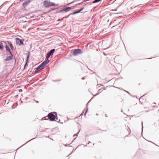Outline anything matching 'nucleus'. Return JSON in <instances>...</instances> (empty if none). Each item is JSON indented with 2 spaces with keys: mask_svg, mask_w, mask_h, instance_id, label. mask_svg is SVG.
<instances>
[{
  "mask_svg": "<svg viewBox=\"0 0 159 159\" xmlns=\"http://www.w3.org/2000/svg\"><path fill=\"white\" fill-rule=\"evenodd\" d=\"M43 5L44 7H47L51 6H57L58 4H56L55 3L50 2L49 1L46 0L43 2Z\"/></svg>",
  "mask_w": 159,
  "mask_h": 159,
  "instance_id": "f257e3e1",
  "label": "nucleus"
},
{
  "mask_svg": "<svg viewBox=\"0 0 159 159\" xmlns=\"http://www.w3.org/2000/svg\"><path fill=\"white\" fill-rule=\"evenodd\" d=\"M53 113L56 114V113L55 112L50 113H49L48 116L50 120L51 121H54L55 119L56 118L55 115Z\"/></svg>",
  "mask_w": 159,
  "mask_h": 159,
  "instance_id": "f03ea898",
  "label": "nucleus"
},
{
  "mask_svg": "<svg viewBox=\"0 0 159 159\" xmlns=\"http://www.w3.org/2000/svg\"><path fill=\"white\" fill-rule=\"evenodd\" d=\"M55 51V49H51L47 53L46 57H47V59H48L50 56L53 54V52H54Z\"/></svg>",
  "mask_w": 159,
  "mask_h": 159,
  "instance_id": "7ed1b4c3",
  "label": "nucleus"
},
{
  "mask_svg": "<svg viewBox=\"0 0 159 159\" xmlns=\"http://www.w3.org/2000/svg\"><path fill=\"white\" fill-rule=\"evenodd\" d=\"M23 39H20L18 38H16V44L21 45L23 43Z\"/></svg>",
  "mask_w": 159,
  "mask_h": 159,
  "instance_id": "20e7f679",
  "label": "nucleus"
},
{
  "mask_svg": "<svg viewBox=\"0 0 159 159\" xmlns=\"http://www.w3.org/2000/svg\"><path fill=\"white\" fill-rule=\"evenodd\" d=\"M44 66V65H43V64L42 63L39 66H38V67L36 68V70H35V72H36L38 71H39L43 69Z\"/></svg>",
  "mask_w": 159,
  "mask_h": 159,
  "instance_id": "39448f33",
  "label": "nucleus"
},
{
  "mask_svg": "<svg viewBox=\"0 0 159 159\" xmlns=\"http://www.w3.org/2000/svg\"><path fill=\"white\" fill-rule=\"evenodd\" d=\"M44 66V65H43V64L42 63L39 66H38V67L36 68V70H35V72H36L38 71H39L43 69Z\"/></svg>",
  "mask_w": 159,
  "mask_h": 159,
  "instance_id": "423d86ee",
  "label": "nucleus"
},
{
  "mask_svg": "<svg viewBox=\"0 0 159 159\" xmlns=\"http://www.w3.org/2000/svg\"><path fill=\"white\" fill-rule=\"evenodd\" d=\"M82 51L81 49H77L74 51L73 54L74 55H77L79 54L82 53Z\"/></svg>",
  "mask_w": 159,
  "mask_h": 159,
  "instance_id": "0eeeda50",
  "label": "nucleus"
},
{
  "mask_svg": "<svg viewBox=\"0 0 159 159\" xmlns=\"http://www.w3.org/2000/svg\"><path fill=\"white\" fill-rule=\"evenodd\" d=\"M10 55V56L7 57L4 60L6 61H8L10 60H11L12 59L13 57V55L12 53H11V55Z\"/></svg>",
  "mask_w": 159,
  "mask_h": 159,
  "instance_id": "6e6552de",
  "label": "nucleus"
},
{
  "mask_svg": "<svg viewBox=\"0 0 159 159\" xmlns=\"http://www.w3.org/2000/svg\"><path fill=\"white\" fill-rule=\"evenodd\" d=\"M7 42L8 43V44L10 46V47L11 48V50H15L13 46L11 43L10 41H7Z\"/></svg>",
  "mask_w": 159,
  "mask_h": 159,
  "instance_id": "1a4fd4ad",
  "label": "nucleus"
},
{
  "mask_svg": "<svg viewBox=\"0 0 159 159\" xmlns=\"http://www.w3.org/2000/svg\"><path fill=\"white\" fill-rule=\"evenodd\" d=\"M30 0H27L24 2L23 3V6L25 7H26L30 2Z\"/></svg>",
  "mask_w": 159,
  "mask_h": 159,
  "instance_id": "9d476101",
  "label": "nucleus"
},
{
  "mask_svg": "<svg viewBox=\"0 0 159 159\" xmlns=\"http://www.w3.org/2000/svg\"><path fill=\"white\" fill-rule=\"evenodd\" d=\"M49 62V60L48 59H47V57L46 58V61L43 62L42 63L43 64V65L45 66Z\"/></svg>",
  "mask_w": 159,
  "mask_h": 159,
  "instance_id": "9b49d317",
  "label": "nucleus"
},
{
  "mask_svg": "<svg viewBox=\"0 0 159 159\" xmlns=\"http://www.w3.org/2000/svg\"><path fill=\"white\" fill-rule=\"evenodd\" d=\"M5 47L6 48V50L7 51H8L10 53V55H11V51H10V49L9 48V47H8V46L6 45L5 46Z\"/></svg>",
  "mask_w": 159,
  "mask_h": 159,
  "instance_id": "f8f14e48",
  "label": "nucleus"
},
{
  "mask_svg": "<svg viewBox=\"0 0 159 159\" xmlns=\"http://www.w3.org/2000/svg\"><path fill=\"white\" fill-rule=\"evenodd\" d=\"M68 11L67 10V8H65L63 9H62V10H60L59 11H58V12L59 13H61L63 11Z\"/></svg>",
  "mask_w": 159,
  "mask_h": 159,
  "instance_id": "ddd939ff",
  "label": "nucleus"
},
{
  "mask_svg": "<svg viewBox=\"0 0 159 159\" xmlns=\"http://www.w3.org/2000/svg\"><path fill=\"white\" fill-rule=\"evenodd\" d=\"M3 49V45L2 43L0 42V49L2 50Z\"/></svg>",
  "mask_w": 159,
  "mask_h": 159,
  "instance_id": "4468645a",
  "label": "nucleus"
},
{
  "mask_svg": "<svg viewBox=\"0 0 159 159\" xmlns=\"http://www.w3.org/2000/svg\"><path fill=\"white\" fill-rule=\"evenodd\" d=\"M114 14H115V15H118V16H122V13L120 12H118V13H114Z\"/></svg>",
  "mask_w": 159,
  "mask_h": 159,
  "instance_id": "2eb2a0df",
  "label": "nucleus"
},
{
  "mask_svg": "<svg viewBox=\"0 0 159 159\" xmlns=\"http://www.w3.org/2000/svg\"><path fill=\"white\" fill-rule=\"evenodd\" d=\"M99 1L98 0H94L93 2V3H95L98 2Z\"/></svg>",
  "mask_w": 159,
  "mask_h": 159,
  "instance_id": "dca6fc26",
  "label": "nucleus"
},
{
  "mask_svg": "<svg viewBox=\"0 0 159 159\" xmlns=\"http://www.w3.org/2000/svg\"><path fill=\"white\" fill-rule=\"evenodd\" d=\"M77 12H76V11H75V12H73L72 13H71L70 14L71 15H75V14H77Z\"/></svg>",
  "mask_w": 159,
  "mask_h": 159,
  "instance_id": "f3484780",
  "label": "nucleus"
},
{
  "mask_svg": "<svg viewBox=\"0 0 159 159\" xmlns=\"http://www.w3.org/2000/svg\"><path fill=\"white\" fill-rule=\"evenodd\" d=\"M72 8L71 7H67L68 11L69 10L71 9H72Z\"/></svg>",
  "mask_w": 159,
  "mask_h": 159,
  "instance_id": "a211bd4d",
  "label": "nucleus"
},
{
  "mask_svg": "<svg viewBox=\"0 0 159 159\" xmlns=\"http://www.w3.org/2000/svg\"><path fill=\"white\" fill-rule=\"evenodd\" d=\"M70 15H71L70 14H69L68 16H66V17H65V18H68V17H69V16Z\"/></svg>",
  "mask_w": 159,
  "mask_h": 159,
  "instance_id": "6ab92c4d",
  "label": "nucleus"
},
{
  "mask_svg": "<svg viewBox=\"0 0 159 159\" xmlns=\"http://www.w3.org/2000/svg\"><path fill=\"white\" fill-rule=\"evenodd\" d=\"M84 9V7H83L80 10V11H82Z\"/></svg>",
  "mask_w": 159,
  "mask_h": 159,
  "instance_id": "aec40b11",
  "label": "nucleus"
},
{
  "mask_svg": "<svg viewBox=\"0 0 159 159\" xmlns=\"http://www.w3.org/2000/svg\"><path fill=\"white\" fill-rule=\"evenodd\" d=\"M77 12V13H79L81 11H80V10H79L78 11H76Z\"/></svg>",
  "mask_w": 159,
  "mask_h": 159,
  "instance_id": "412c9836",
  "label": "nucleus"
},
{
  "mask_svg": "<svg viewBox=\"0 0 159 159\" xmlns=\"http://www.w3.org/2000/svg\"><path fill=\"white\" fill-rule=\"evenodd\" d=\"M29 57V55H28L27 56V60H26V61H27L28 60Z\"/></svg>",
  "mask_w": 159,
  "mask_h": 159,
  "instance_id": "4be33fe9",
  "label": "nucleus"
},
{
  "mask_svg": "<svg viewBox=\"0 0 159 159\" xmlns=\"http://www.w3.org/2000/svg\"><path fill=\"white\" fill-rule=\"evenodd\" d=\"M79 132L77 134H75V135H74V137H75L76 136H77V135L79 133Z\"/></svg>",
  "mask_w": 159,
  "mask_h": 159,
  "instance_id": "5701e85b",
  "label": "nucleus"
},
{
  "mask_svg": "<svg viewBox=\"0 0 159 159\" xmlns=\"http://www.w3.org/2000/svg\"><path fill=\"white\" fill-rule=\"evenodd\" d=\"M74 2H71V3H69V4H67V5H69V4H71V3H73Z\"/></svg>",
  "mask_w": 159,
  "mask_h": 159,
  "instance_id": "b1692460",
  "label": "nucleus"
},
{
  "mask_svg": "<svg viewBox=\"0 0 159 159\" xmlns=\"http://www.w3.org/2000/svg\"><path fill=\"white\" fill-rule=\"evenodd\" d=\"M56 121H57L58 122H59V121L58 120V119L57 118H56Z\"/></svg>",
  "mask_w": 159,
  "mask_h": 159,
  "instance_id": "393cba45",
  "label": "nucleus"
},
{
  "mask_svg": "<svg viewBox=\"0 0 159 159\" xmlns=\"http://www.w3.org/2000/svg\"><path fill=\"white\" fill-rule=\"evenodd\" d=\"M87 111H88V109H87L86 111H85V115L87 113Z\"/></svg>",
  "mask_w": 159,
  "mask_h": 159,
  "instance_id": "a878e982",
  "label": "nucleus"
},
{
  "mask_svg": "<svg viewBox=\"0 0 159 159\" xmlns=\"http://www.w3.org/2000/svg\"><path fill=\"white\" fill-rule=\"evenodd\" d=\"M65 18V17H64L61 19V20H63Z\"/></svg>",
  "mask_w": 159,
  "mask_h": 159,
  "instance_id": "bb28decb",
  "label": "nucleus"
},
{
  "mask_svg": "<svg viewBox=\"0 0 159 159\" xmlns=\"http://www.w3.org/2000/svg\"><path fill=\"white\" fill-rule=\"evenodd\" d=\"M141 99H142V98H141L140 99H139V101L140 102H141L140 101V100H141Z\"/></svg>",
  "mask_w": 159,
  "mask_h": 159,
  "instance_id": "cd10ccee",
  "label": "nucleus"
},
{
  "mask_svg": "<svg viewBox=\"0 0 159 159\" xmlns=\"http://www.w3.org/2000/svg\"><path fill=\"white\" fill-rule=\"evenodd\" d=\"M82 3V2H81V3H79V4H81Z\"/></svg>",
  "mask_w": 159,
  "mask_h": 159,
  "instance_id": "c85d7f7f",
  "label": "nucleus"
},
{
  "mask_svg": "<svg viewBox=\"0 0 159 159\" xmlns=\"http://www.w3.org/2000/svg\"><path fill=\"white\" fill-rule=\"evenodd\" d=\"M98 0L99 1H99H101V0Z\"/></svg>",
  "mask_w": 159,
  "mask_h": 159,
  "instance_id": "c756f323",
  "label": "nucleus"
},
{
  "mask_svg": "<svg viewBox=\"0 0 159 159\" xmlns=\"http://www.w3.org/2000/svg\"><path fill=\"white\" fill-rule=\"evenodd\" d=\"M142 125H143V122H142Z\"/></svg>",
  "mask_w": 159,
  "mask_h": 159,
  "instance_id": "7c9ffc66",
  "label": "nucleus"
},
{
  "mask_svg": "<svg viewBox=\"0 0 159 159\" xmlns=\"http://www.w3.org/2000/svg\"><path fill=\"white\" fill-rule=\"evenodd\" d=\"M26 65V64L25 65H25Z\"/></svg>",
  "mask_w": 159,
  "mask_h": 159,
  "instance_id": "2f4dec72",
  "label": "nucleus"
},
{
  "mask_svg": "<svg viewBox=\"0 0 159 159\" xmlns=\"http://www.w3.org/2000/svg\"><path fill=\"white\" fill-rule=\"evenodd\" d=\"M58 20V21H60V20Z\"/></svg>",
  "mask_w": 159,
  "mask_h": 159,
  "instance_id": "473e14b6",
  "label": "nucleus"
},
{
  "mask_svg": "<svg viewBox=\"0 0 159 159\" xmlns=\"http://www.w3.org/2000/svg\"><path fill=\"white\" fill-rule=\"evenodd\" d=\"M127 92L128 93H129V92Z\"/></svg>",
  "mask_w": 159,
  "mask_h": 159,
  "instance_id": "72a5a7b5",
  "label": "nucleus"
}]
</instances>
